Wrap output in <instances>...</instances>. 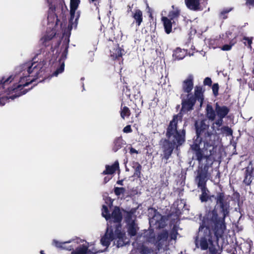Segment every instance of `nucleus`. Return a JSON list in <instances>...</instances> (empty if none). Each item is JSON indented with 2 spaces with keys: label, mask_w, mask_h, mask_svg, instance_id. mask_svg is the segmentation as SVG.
<instances>
[{
  "label": "nucleus",
  "mask_w": 254,
  "mask_h": 254,
  "mask_svg": "<svg viewBox=\"0 0 254 254\" xmlns=\"http://www.w3.org/2000/svg\"><path fill=\"white\" fill-rule=\"evenodd\" d=\"M216 202L221 209L223 217L218 218L217 212L214 210L209 211L204 217L195 240L196 247H200L202 250H206L212 243L211 229L217 238L223 235L226 229L224 221L229 212V204L224 200V195L221 193L217 195Z\"/></svg>",
  "instance_id": "obj_1"
},
{
  "label": "nucleus",
  "mask_w": 254,
  "mask_h": 254,
  "mask_svg": "<svg viewBox=\"0 0 254 254\" xmlns=\"http://www.w3.org/2000/svg\"><path fill=\"white\" fill-rule=\"evenodd\" d=\"M102 215L108 221L106 233L101 240L102 245L108 247L111 242L116 239H118L117 242L118 247H122L127 243L128 240L125 238V233L121 231L120 222L122 220V215L120 209L115 207L110 215L107 206L103 205Z\"/></svg>",
  "instance_id": "obj_2"
},
{
  "label": "nucleus",
  "mask_w": 254,
  "mask_h": 254,
  "mask_svg": "<svg viewBox=\"0 0 254 254\" xmlns=\"http://www.w3.org/2000/svg\"><path fill=\"white\" fill-rule=\"evenodd\" d=\"M35 63H32L28 67L27 72L28 76L21 77L19 83L13 84L12 86L9 85L14 79L15 76L11 75L7 77L2 76L0 79V95L5 94V95H23L25 94L29 89L24 88L34 81L39 77L40 69V66Z\"/></svg>",
  "instance_id": "obj_3"
},
{
  "label": "nucleus",
  "mask_w": 254,
  "mask_h": 254,
  "mask_svg": "<svg viewBox=\"0 0 254 254\" xmlns=\"http://www.w3.org/2000/svg\"><path fill=\"white\" fill-rule=\"evenodd\" d=\"M195 128L196 137L191 148L195 151L197 160L200 162L203 159L207 158L214 153V145L212 142L208 143L201 140V136L203 135L211 138V135L207 130L209 125L206 123V121L196 122Z\"/></svg>",
  "instance_id": "obj_4"
},
{
  "label": "nucleus",
  "mask_w": 254,
  "mask_h": 254,
  "mask_svg": "<svg viewBox=\"0 0 254 254\" xmlns=\"http://www.w3.org/2000/svg\"><path fill=\"white\" fill-rule=\"evenodd\" d=\"M182 123V116L176 115L174 117L168 127L166 135L167 140H165L163 144L164 157L168 159L172 154L175 146L182 145L185 141V130L183 129L179 131L177 126Z\"/></svg>",
  "instance_id": "obj_5"
},
{
  "label": "nucleus",
  "mask_w": 254,
  "mask_h": 254,
  "mask_svg": "<svg viewBox=\"0 0 254 254\" xmlns=\"http://www.w3.org/2000/svg\"><path fill=\"white\" fill-rule=\"evenodd\" d=\"M209 167L205 165L203 167H199L197 172V175L195 181L197 185L201 189L202 193L200 196V199L201 202H206L209 198L208 190L206 188V183L208 180L210 179L211 171H209Z\"/></svg>",
  "instance_id": "obj_6"
},
{
  "label": "nucleus",
  "mask_w": 254,
  "mask_h": 254,
  "mask_svg": "<svg viewBox=\"0 0 254 254\" xmlns=\"http://www.w3.org/2000/svg\"><path fill=\"white\" fill-rule=\"evenodd\" d=\"M182 90L186 95H203L206 89L203 86L197 85L194 87V76L190 74L182 82Z\"/></svg>",
  "instance_id": "obj_7"
},
{
  "label": "nucleus",
  "mask_w": 254,
  "mask_h": 254,
  "mask_svg": "<svg viewBox=\"0 0 254 254\" xmlns=\"http://www.w3.org/2000/svg\"><path fill=\"white\" fill-rule=\"evenodd\" d=\"M135 212V210H131L127 213L126 216L128 232L131 236H135L138 229L137 225L135 223L136 215Z\"/></svg>",
  "instance_id": "obj_8"
},
{
  "label": "nucleus",
  "mask_w": 254,
  "mask_h": 254,
  "mask_svg": "<svg viewBox=\"0 0 254 254\" xmlns=\"http://www.w3.org/2000/svg\"><path fill=\"white\" fill-rule=\"evenodd\" d=\"M133 249L129 254H151L153 249L145 244L133 243Z\"/></svg>",
  "instance_id": "obj_9"
},
{
  "label": "nucleus",
  "mask_w": 254,
  "mask_h": 254,
  "mask_svg": "<svg viewBox=\"0 0 254 254\" xmlns=\"http://www.w3.org/2000/svg\"><path fill=\"white\" fill-rule=\"evenodd\" d=\"M202 96H187V99H183L182 101V108L181 111L186 112L192 109L196 98L197 97L198 100H200L202 102L203 99L201 98Z\"/></svg>",
  "instance_id": "obj_10"
},
{
  "label": "nucleus",
  "mask_w": 254,
  "mask_h": 254,
  "mask_svg": "<svg viewBox=\"0 0 254 254\" xmlns=\"http://www.w3.org/2000/svg\"><path fill=\"white\" fill-rule=\"evenodd\" d=\"M150 234L149 236L147 237V241L150 243L155 244L159 243L158 242H161L162 243L166 242V240L168 238V234L166 231H163L159 234L156 238L153 232H149Z\"/></svg>",
  "instance_id": "obj_11"
},
{
  "label": "nucleus",
  "mask_w": 254,
  "mask_h": 254,
  "mask_svg": "<svg viewBox=\"0 0 254 254\" xmlns=\"http://www.w3.org/2000/svg\"><path fill=\"white\" fill-rule=\"evenodd\" d=\"M80 3V0H70V18L69 19L68 28L72 29L73 20L75 17V11Z\"/></svg>",
  "instance_id": "obj_12"
},
{
  "label": "nucleus",
  "mask_w": 254,
  "mask_h": 254,
  "mask_svg": "<svg viewBox=\"0 0 254 254\" xmlns=\"http://www.w3.org/2000/svg\"><path fill=\"white\" fill-rule=\"evenodd\" d=\"M204 87L208 86L209 89L211 88L213 95H218V91L219 89V85L218 83H214L212 84V80L209 77H205L203 81V85Z\"/></svg>",
  "instance_id": "obj_13"
},
{
  "label": "nucleus",
  "mask_w": 254,
  "mask_h": 254,
  "mask_svg": "<svg viewBox=\"0 0 254 254\" xmlns=\"http://www.w3.org/2000/svg\"><path fill=\"white\" fill-rule=\"evenodd\" d=\"M82 242L81 240H79L78 239H76L75 240H69L68 241L64 242H60L56 240H54L53 242V245L55 247L58 248H61L64 250H66L68 251L72 250L73 248V246H70L69 247H66L65 245L67 244H69L72 242H75L76 243H79Z\"/></svg>",
  "instance_id": "obj_14"
},
{
  "label": "nucleus",
  "mask_w": 254,
  "mask_h": 254,
  "mask_svg": "<svg viewBox=\"0 0 254 254\" xmlns=\"http://www.w3.org/2000/svg\"><path fill=\"white\" fill-rule=\"evenodd\" d=\"M132 17L133 18V22L137 27H139L143 22V13L139 9H135L132 12Z\"/></svg>",
  "instance_id": "obj_15"
},
{
  "label": "nucleus",
  "mask_w": 254,
  "mask_h": 254,
  "mask_svg": "<svg viewBox=\"0 0 254 254\" xmlns=\"http://www.w3.org/2000/svg\"><path fill=\"white\" fill-rule=\"evenodd\" d=\"M164 222V218L158 212H155L154 215L149 220L151 225H158V227H161Z\"/></svg>",
  "instance_id": "obj_16"
},
{
  "label": "nucleus",
  "mask_w": 254,
  "mask_h": 254,
  "mask_svg": "<svg viewBox=\"0 0 254 254\" xmlns=\"http://www.w3.org/2000/svg\"><path fill=\"white\" fill-rule=\"evenodd\" d=\"M185 3L187 7L193 11H198L201 9L200 0H185Z\"/></svg>",
  "instance_id": "obj_17"
},
{
  "label": "nucleus",
  "mask_w": 254,
  "mask_h": 254,
  "mask_svg": "<svg viewBox=\"0 0 254 254\" xmlns=\"http://www.w3.org/2000/svg\"><path fill=\"white\" fill-rule=\"evenodd\" d=\"M161 21L163 22L166 33L170 34L172 32V25L174 24V22L166 16L162 17Z\"/></svg>",
  "instance_id": "obj_18"
},
{
  "label": "nucleus",
  "mask_w": 254,
  "mask_h": 254,
  "mask_svg": "<svg viewBox=\"0 0 254 254\" xmlns=\"http://www.w3.org/2000/svg\"><path fill=\"white\" fill-rule=\"evenodd\" d=\"M96 252H92L88 250L87 246L83 244L78 247L74 251H73L70 254H95Z\"/></svg>",
  "instance_id": "obj_19"
},
{
  "label": "nucleus",
  "mask_w": 254,
  "mask_h": 254,
  "mask_svg": "<svg viewBox=\"0 0 254 254\" xmlns=\"http://www.w3.org/2000/svg\"><path fill=\"white\" fill-rule=\"evenodd\" d=\"M119 168L118 162H115L113 165H106V170H104L102 174L103 175H111L115 172V171Z\"/></svg>",
  "instance_id": "obj_20"
},
{
  "label": "nucleus",
  "mask_w": 254,
  "mask_h": 254,
  "mask_svg": "<svg viewBox=\"0 0 254 254\" xmlns=\"http://www.w3.org/2000/svg\"><path fill=\"white\" fill-rule=\"evenodd\" d=\"M215 110L219 118H224L229 112V109L227 107L225 106L220 107L217 104Z\"/></svg>",
  "instance_id": "obj_21"
},
{
  "label": "nucleus",
  "mask_w": 254,
  "mask_h": 254,
  "mask_svg": "<svg viewBox=\"0 0 254 254\" xmlns=\"http://www.w3.org/2000/svg\"><path fill=\"white\" fill-rule=\"evenodd\" d=\"M180 15V10L177 8L175 10L169 11L167 17L174 22V25H176Z\"/></svg>",
  "instance_id": "obj_22"
},
{
  "label": "nucleus",
  "mask_w": 254,
  "mask_h": 254,
  "mask_svg": "<svg viewBox=\"0 0 254 254\" xmlns=\"http://www.w3.org/2000/svg\"><path fill=\"white\" fill-rule=\"evenodd\" d=\"M187 54V51L184 49H182L180 48H177L174 51L173 56L176 59L178 60L183 59Z\"/></svg>",
  "instance_id": "obj_23"
},
{
  "label": "nucleus",
  "mask_w": 254,
  "mask_h": 254,
  "mask_svg": "<svg viewBox=\"0 0 254 254\" xmlns=\"http://www.w3.org/2000/svg\"><path fill=\"white\" fill-rule=\"evenodd\" d=\"M66 58V55L64 54V53H63L62 55V56L59 60V62L60 63V65L59 67H58L56 70L53 73V75L57 76L60 73H62L64 70V62H62L61 63L62 60Z\"/></svg>",
  "instance_id": "obj_24"
},
{
  "label": "nucleus",
  "mask_w": 254,
  "mask_h": 254,
  "mask_svg": "<svg viewBox=\"0 0 254 254\" xmlns=\"http://www.w3.org/2000/svg\"><path fill=\"white\" fill-rule=\"evenodd\" d=\"M123 52L124 50L118 45L117 47L113 50L111 56L114 60L118 59L122 57Z\"/></svg>",
  "instance_id": "obj_25"
},
{
  "label": "nucleus",
  "mask_w": 254,
  "mask_h": 254,
  "mask_svg": "<svg viewBox=\"0 0 254 254\" xmlns=\"http://www.w3.org/2000/svg\"><path fill=\"white\" fill-rule=\"evenodd\" d=\"M158 243H159L155 244L154 245L156 246L159 250L163 249L164 251H167L170 250V246H172L168 238L166 240V242L163 243H162L161 242H159Z\"/></svg>",
  "instance_id": "obj_26"
},
{
  "label": "nucleus",
  "mask_w": 254,
  "mask_h": 254,
  "mask_svg": "<svg viewBox=\"0 0 254 254\" xmlns=\"http://www.w3.org/2000/svg\"><path fill=\"white\" fill-rule=\"evenodd\" d=\"M53 38V36L51 35H45L40 39V41L43 46L46 47H48L51 45V40Z\"/></svg>",
  "instance_id": "obj_27"
},
{
  "label": "nucleus",
  "mask_w": 254,
  "mask_h": 254,
  "mask_svg": "<svg viewBox=\"0 0 254 254\" xmlns=\"http://www.w3.org/2000/svg\"><path fill=\"white\" fill-rule=\"evenodd\" d=\"M206 112L207 118L212 121L214 120L215 117V113L212 106L210 105H207V106Z\"/></svg>",
  "instance_id": "obj_28"
},
{
  "label": "nucleus",
  "mask_w": 254,
  "mask_h": 254,
  "mask_svg": "<svg viewBox=\"0 0 254 254\" xmlns=\"http://www.w3.org/2000/svg\"><path fill=\"white\" fill-rule=\"evenodd\" d=\"M17 96H0V105H4L6 102L13 101Z\"/></svg>",
  "instance_id": "obj_29"
},
{
  "label": "nucleus",
  "mask_w": 254,
  "mask_h": 254,
  "mask_svg": "<svg viewBox=\"0 0 254 254\" xmlns=\"http://www.w3.org/2000/svg\"><path fill=\"white\" fill-rule=\"evenodd\" d=\"M123 140L121 137H118L116 138L114 141V146L113 147V150L115 152H116L119 149L123 144Z\"/></svg>",
  "instance_id": "obj_30"
},
{
  "label": "nucleus",
  "mask_w": 254,
  "mask_h": 254,
  "mask_svg": "<svg viewBox=\"0 0 254 254\" xmlns=\"http://www.w3.org/2000/svg\"><path fill=\"white\" fill-rule=\"evenodd\" d=\"M130 115V111L128 108L124 107L121 109V117L125 120Z\"/></svg>",
  "instance_id": "obj_31"
},
{
  "label": "nucleus",
  "mask_w": 254,
  "mask_h": 254,
  "mask_svg": "<svg viewBox=\"0 0 254 254\" xmlns=\"http://www.w3.org/2000/svg\"><path fill=\"white\" fill-rule=\"evenodd\" d=\"M133 168H134V176L139 178L140 177L141 174V165L139 163L136 162L134 163V166H133Z\"/></svg>",
  "instance_id": "obj_32"
},
{
  "label": "nucleus",
  "mask_w": 254,
  "mask_h": 254,
  "mask_svg": "<svg viewBox=\"0 0 254 254\" xmlns=\"http://www.w3.org/2000/svg\"><path fill=\"white\" fill-rule=\"evenodd\" d=\"M232 8H225L219 13V17L223 19L227 18V14L232 10Z\"/></svg>",
  "instance_id": "obj_33"
},
{
  "label": "nucleus",
  "mask_w": 254,
  "mask_h": 254,
  "mask_svg": "<svg viewBox=\"0 0 254 254\" xmlns=\"http://www.w3.org/2000/svg\"><path fill=\"white\" fill-rule=\"evenodd\" d=\"M235 44V42L232 40L229 44H225L221 47V50L223 51H229L231 49L232 46Z\"/></svg>",
  "instance_id": "obj_34"
},
{
  "label": "nucleus",
  "mask_w": 254,
  "mask_h": 254,
  "mask_svg": "<svg viewBox=\"0 0 254 254\" xmlns=\"http://www.w3.org/2000/svg\"><path fill=\"white\" fill-rule=\"evenodd\" d=\"M177 233L176 231H173L170 235L169 240L172 245L175 243V241L177 238Z\"/></svg>",
  "instance_id": "obj_35"
},
{
  "label": "nucleus",
  "mask_w": 254,
  "mask_h": 254,
  "mask_svg": "<svg viewBox=\"0 0 254 254\" xmlns=\"http://www.w3.org/2000/svg\"><path fill=\"white\" fill-rule=\"evenodd\" d=\"M125 191V189L124 188H118L116 187L114 189L115 193L119 196L122 194H123Z\"/></svg>",
  "instance_id": "obj_36"
},
{
  "label": "nucleus",
  "mask_w": 254,
  "mask_h": 254,
  "mask_svg": "<svg viewBox=\"0 0 254 254\" xmlns=\"http://www.w3.org/2000/svg\"><path fill=\"white\" fill-rule=\"evenodd\" d=\"M122 94L123 95H131V93L130 91V89L128 88L127 85L123 86Z\"/></svg>",
  "instance_id": "obj_37"
},
{
  "label": "nucleus",
  "mask_w": 254,
  "mask_h": 254,
  "mask_svg": "<svg viewBox=\"0 0 254 254\" xmlns=\"http://www.w3.org/2000/svg\"><path fill=\"white\" fill-rule=\"evenodd\" d=\"M80 11H77L76 12H75V16L76 17H75L74 21V22L73 21V24L72 25V27L73 26L74 27H76L77 26V23H78V19H79V18L80 17Z\"/></svg>",
  "instance_id": "obj_38"
},
{
  "label": "nucleus",
  "mask_w": 254,
  "mask_h": 254,
  "mask_svg": "<svg viewBox=\"0 0 254 254\" xmlns=\"http://www.w3.org/2000/svg\"><path fill=\"white\" fill-rule=\"evenodd\" d=\"M222 131L226 132L227 135H232V130L228 127H224L222 128Z\"/></svg>",
  "instance_id": "obj_39"
},
{
  "label": "nucleus",
  "mask_w": 254,
  "mask_h": 254,
  "mask_svg": "<svg viewBox=\"0 0 254 254\" xmlns=\"http://www.w3.org/2000/svg\"><path fill=\"white\" fill-rule=\"evenodd\" d=\"M245 5L250 8L254 7V0H246Z\"/></svg>",
  "instance_id": "obj_40"
},
{
  "label": "nucleus",
  "mask_w": 254,
  "mask_h": 254,
  "mask_svg": "<svg viewBox=\"0 0 254 254\" xmlns=\"http://www.w3.org/2000/svg\"><path fill=\"white\" fill-rule=\"evenodd\" d=\"M223 122V118H219L213 124V127H215V126H217L218 127H220Z\"/></svg>",
  "instance_id": "obj_41"
},
{
  "label": "nucleus",
  "mask_w": 254,
  "mask_h": 254,
  "mask_svg": "<svg viewBox=\"0 0 254 254\" xmlns=\"http://www.w3.org/2000/svg\"><path fill=\"white\" fill-rule=\"evenodd\" d=\"M251 175L247 174L245 177V178L244 180V183L247 185H249L250 184V183L251 182Z\"/></svg>",
  "instance_id": "obj_42"
},
{
  "label": "nucleus",
  "mask_w": 254,
  "mask_h": 254,
  "mask_svg": "<svg viewBox=\"0 0 254 254\" xmlns=\"http://www.w3.org/2000/svg\"><path fill=\"white\" fill-rule=\"evenodd\" d=\"M244 40H246L248 42V44L249 46L251 47V45L252 44V40H253V37H244L243 38Z\"/></svg>",
  "instance_id": "obj_43"
},
{
  "label": "nucleus",
  "mask_w": 254,
  "mask_h": 254,
  "mask_svg": "<svg viewBox=\"0 0 254 254\" xmlns=\"http://www.w3.org/2000/svg\"><path fill=\"white\" fill-rule=\"evenodd\" d=\"M123 131L125 133H129L132 131V129L131 128V127L130 125L127 126L125 127L123 129Z\"/></svg>",
  "instance_id": "obj_44"
},
{
  "label": "nucleus",
  "mask_w": 254,
  "mask_h": 254,
  "mask_svg": "<svg viewBox=\"0 0 254 254\" xmlns=\"http://www.w3.org/2000/svg\"><path fill=\"white\" fill-rule=\"evenodd\" d=\"M147 13L149 14V17L151 18V19H153V16L152 13V10L151 8L148 6L147 4Z\"/></svg>",
  "instance_id": "obj_45"
},
{
  "label": "nucleus",
  "mask_w": 254,
  "mask_h": 254,
  "mask_svg": "<svg viewBox=\"0 0 254 254\" xmlns=\"http://www.w3.org/2000/svg\"><path fill=\"white\" fill-rule=\"evenodd\" d=\"M129 152L130 154H133V153H136V154H138V151L135 149L134 148H132V147H130L129 148Z\"/></svg>",
  "instance_id": "obj_46"
},
{
  "label": "nucleus",
  "mask_w": 254,
  "mask_h": 254,
  "mask_svg": "<svg viewBox=\"0 0 254 254\" xmlns=\"http://www.w3.org/2000/svg\"><path fill=\"white\" fill-rule=\"evenodd\" d=\"M106 202L109 205H110L112 204V201L110 198H107L106 200Z\"/></svg>",
  "instance_id": "obj_47"
},
{
  "label": "nucleus",
  "mask_w": 254,
  "mask_h": 254,
  "mask_svg": "<svg viewBox=\"0 0 254 254\" xmlns=\"http://www.w3.org/2000/svg\"><path fill=\"white\" fill-rule=\"evenodd\" d=\"M111 32V33H113V28H111L110 29H106L105 31H104V35L105 36L106 35V33L105 32Z\"/></svg>",
  "instance_id": "obj_48"
},
{
  "label": "nucleus",
  "mask_w": 254,
  "mask_h": 254,
  "mask_svg": "<svg viewBox=\"0 0 254 254\" xmlns=\"http://www.w3.org/2000/svg\"><path fill=\"white\" fill-rule=\"evenodd\" d=\"M131 9H132V7L130 5H127V13H129L130 12H132V11H131Z\"/></svg>",
  "instance_id": "obj_49"
},
{
  "label": "nucleus",
  "mask_w": 254,
  "mask_h": 254,
  "mask_svg": "<svg viewBox=\"0 0 254 254\" xmlns=\"http://www.w3.org/2000/svg\"><path fill=\"white\" fill-rule=\"evenodd\" d=\"M123 180H120L117 182V184L120 185H123Z\"/></svg>",
  "instance_id": "obj_50"
},
{
  "label": "nucleus",
  "mask_w": 254,
  "mask_h": 254,
  "mask_svg": "<svg viewBox=\"0 0 254 254\" xmlns=\"http://www.w3.org/2000/svg\"><path fill=\"white\" fill-rule=\"evenodd\" d=\"M110 179V178H107V177H105L104 178V182H105V183H106L108 182L109 181Z\"/></svg>",
  "instance_id": "obj_51"
},
{
  "label": "nucleus",
  "mask_w": 254,
  "mask_h": 254,
  "mask_svg": "<svg viewBox=\"0 0 254 254\" xmlns=\"http://www.w3.org/2000/svg\"><path fill=\"white\" fill-rule=\"evenodd\" d=\"M106 38L109 40V41H112V39H111V38L110 37H109V38H108L107 37H106Z\"/></svg>",
  "instance_id": "obj_52"
},
{
  "label": "nucleus",
  "mask_w": 254,
  "mask_h": 254,
  "mask_svg": "<svg viewBox=\"0 0 254 254\" xmlns=\"http://www.w3.org/2000/svg\"><path fill=\"white\" fill-rule=\"evenodd\" d=\"M40 253H41V254H45L44 253V251H41Z\"/></svg>",
  "instance_id": "obj_53"
},
{
  "label": "nucleus",
  "mask_w": 254,
  "mask_h": 254,
  "mask_svg": "<svg viewBox=\"0 0 254 254\" xmlns=\"http://www.w3.org/2000/svg\"><path fill=\"white\" fill-rule=\"evenodd\" d=\"M92 2H94L95 1H96L97 0H91Z\"/></svg>",
  "instance_id": "obj_54"
},
{
  "label": "nucleus",
  "mask_w": 254,
  "mask_h": 254,
  "mask_svg": "<svg viewBox=\"0 0 254 254\" xmlns=\"http://www.w3.org/2000/svg\"><path fill=\"white\" fill-rule=\"evenodd\" d=\"M252 72H253V74H254V69L253 70Z\"/></svg>",
  "instance_id": "obj_55"
}]
</instances>
